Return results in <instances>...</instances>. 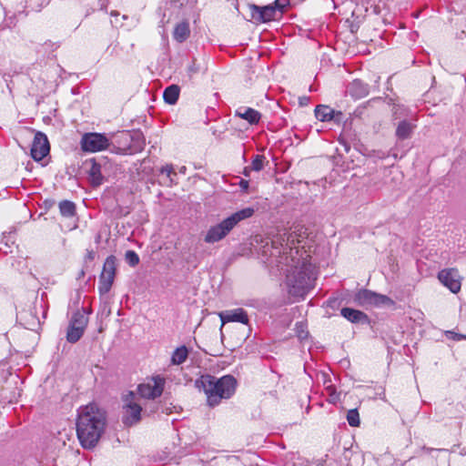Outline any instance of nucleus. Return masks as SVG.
I'll use <instances>...</instances> for the list:
<instances>
[{
    "mask_svg": "<svg viewBox=\"0 0 466 466\" xmlns=\"http://www.w3.org/2000/svg\"><path fill=\"white\" fill-rule=\"evenodd\" d=\"M289 241L286 234L271 240L270 264L286 274L289 295L303 298L313 287L314 267L298 248L289 247Z\"/></svg>",
    "mask_w": 466,
    "mask_h": 466,
    "instance_id": "nucleus-1",
    "label": "nucleus"
},
{
    "mask_svg": "<svg viewBox=\"0 0 466 466\" xmlns=\"http://www.w3.org/2000/svg\"><path fill=\"white\" fill-rule=\"evenodd\" d=\"M106 411L96 403H89L78 410L76 434L85 449L94 448L105 431Z\"/></svg>",
    "mask_w": 466,
    "mask_h": 466,
    "instance_id": "nucleus-2",
    "label": "nucleus"
},
{
    "mask_svg": "<svg viewBox=\"0 0 466 466\" xmlns=\"http://www.w3.org/2000/svg\"><path fill=\"white\" fill-rule=\"evenodd\" d=\"M196 387L202 389L207 395L209 407L218 405L221 400L231 398L237 388V380L232 375H225L219 379L209 374H204L198 378Z\"/></svg>",
    "mask_w": 466,
    "mask_h": 466,
    "instance_id": "nucleus-3",
    "label": "nucleus"
},
{
    "mask_svg": "<svg viewBox=\"0 0 466 466\" xmlns=\"http://www.w3.org/2000/svg\"><path fill=\"white\" fill-rule=\"evenodd\" d=\"M254 213L255 209L248 207L231 214L220 223L210 227L205 235L204 241L213 244L222 240L240 221L251 218Z\"/></svg>",
    "mask_w": 466,
    "mask_h": 466,
    "instance_id": "nucleus-4",
    "label": "nucleus"
},
{
    "mask_svg": "<svg viewBox=\"0 0 466 466\" xmlns=\"http://www.w3.org/2000/svg\"><path fill=\"white\" fill-rule=\"evenodd\" d=\"M84 307L81 309H77L72 316L66 332V340L69 343L77 342L87 327L88 324V314Z\"/></svg>",
    "mask_w": 466,
    "mask_h": 466,
    "instance_id": "nucleus-5",
    "label": "nucleus"
},
{
    "mask_svg": "<svg viewBox=\"0 0 466 466\" xmlns=\"http://www.w3.org/2000/svg\"><path fill=\"white\" fill-rule=\"evenodd\" d=\"M124 413L122 422L127 426H133L141 420L142 407L136 401V395L130 391L124 398Z\"/></svg>",
    "mask_w": 466,
    "mask_h": 466,
    "instance_id": "nucleus-6",
    "label": "nucleus"
},
{
    "mask_svg": "<svg viewBox=\"0 0 466 466\" xmlns=\"http://www.w3.org/2000/svg\"><path fill=\"white\" fill-rule=\"evenodd\" d=\"M285 5L280 4L279 0L274 2V5L265 6H258L250 5V15L256 23H268L275 19L277 12H283Z\"/></svg>",
    "mask_w": 466,
    "mask_h": 466,
    "instance_id": "nucleus-7",
    "label": "nucleus"
},
{
    "mask_svg": "<svg viewBox=\"0 0 466 466\" xmlns=\"http://www.w3.org/2000/svg\"><path fill=\"white\" fill-rule=\"evenodd\" d=\"M81 147L86 152H98L111 147L110 140L103 133H86L81 138Z\"/></svg>",
    "mask_w": 466,
    "mask_h": 466,
    "instance_id": "nucleus-8",
    "label": "nucleus"
},
{
    "mask_svg": "<svg viewBox=\"0 0 466 466\" xmlns=\"http://www.w3.org/2000/svg\"><path fill=\"white\" fill-rule=\"evenodd\" d=\"M116 269V258L113 255L108 256L103 266V270L99 277L98 290L101 294L109 292L115 279Z\"/></svg>",
    "mask_w": 466,
    "mask_h": 466,
    "instance_id": "nucleus-9",
    "label": "nucleus"
},
{
    "mask_svg": "<svg viewBox=\"0 0 466 466\" xmlns=\"http://www.w3.org/2000/svg\"><path fill=\"white\" fill-rule=\"evenodd\" d=\"M165 386V380L160 377H155L149 380L147 382L138 385V394L148 400H154L163 393Z\"/></svg>",
    "mask_w": 466,
    "mask_h": 466,
    "instance_id": "nucleus-10",
    "label": "nucleus"
},
{
    "mask_svg": "<svg viewBox=\"0 0 466 466\" xmlns=\"http://www.w3.org/2000/svg\"><path fill=\"white\" fill-rule=\"evenodd\" d=\"M355 301L360 306L382 305L392 303V300L381 294H378L369 289H361L355 296Z\"/></svg>",
    "mask_w": 466,
    "mask_h": 466,
    "instance_id": "nucleus-11",
    "label": "nucleus"
},
{
    "mask_svg": "<svg viewBox=\"0 0 466 466\" xmlns=\"http://www.w3.org/2000/svg\"><path fill=\"white\" fill-rule=\"evenodd\" d=\"M49 150L50 146L47 137L40 131L36 132L31 147L32 157L40 161L49 153Z\"/></svg>",
    "mask_w": 466,
    "mask_h": 466,
    "instance_id": "nucleus-12",
    "label": "nucleus"
},
{
    "mask_svg": "<svg viewBox=\"0 0 466 466\" xmlns=\"http://www.w3.org/2000/svg\"><path fill=\"white\" fill-rule=\"evenodd\" d=\"M113 141L110 142V150L119 155H129V147L132 143L130 131H121L112 136Z\"/></svg>",
    "mask_w": 466,
    "mask_h": 466,
    "instance_id": "nucleus-13",
    "label": "nucleus"
},
{
    "mask_svg": "<svg viewBox=\"0 0 466 466\" xmlns=\"http://www.w3.org/2000/svg\"><path fill=\"white\" fill-rule=\"evenodd\" d=\"M438 279L441 283L447 287L452 293L460 291L461 281L457 270L453 268L442 269L439 272Z\"/></svg>",
    "mask_w": 466,
    "mask_h": 466,
    "instance_id": "nucleus-14",
    "label": "nucleus"
},
{
    "mask_svg": "<svg viewBox=\"0 0 466 466\" xmlns=\"http://www.w3.org/2000/svg\"><path fill=\"white\" fill-rule=\"evenodd\" d=\"M37 307L34 306L32 309L29 311L21 312L18 315V318L24 327L30 330H37L40 329L41 321L39 318L35 315Z\"/></svg>",
    "mask_w": 466,
    "mask_h": 466,
    "instance_id": "nucleus-15",
    "label": "nucleus"
},
{
    "mask_svg": "<svg viewBox=\"0 0 466 466\" xmlns=\"http://www.w3.org/2000/svg\"><path fill=\"white\" fill-rule=\"evenodd\" d=\"M346 92L354 99H360L369 95V85L360 79H354L346 88Z\"/></svg>",
    "mask_w": 466,
    "mask_h": 466,
    "instance_id": "nucleus-16",
    "label": "nucleus"
},
{
    "mask_svg": "<svg viewBox=\"0 0 466 466\" xmlns=\"http://www.w3.org/2000/svg\"><path fill=\"white\" fill-rule=\"evenodd\" d=\"M235 116L248 121L250 125L258 124L261 118V114L258 110L248 106L238 107L235 112Z\"/></svg>",
    "mask_w": 466,
    "mask_h": 466,
    "instance_id": "nucleus-17",
    "label": "nucleus"
},
{
    "mask_svg": "<svg viewBox=\"0 0 466 466\" xmlns=\"http://www.w3.org/2000/svg\"><path fill=\"white\" fill-rule=\"evenodd\" d=\"M340 314L352 323L366 322L368 320V316L364 312L351 308L341 309Z\"/></svg>",
    "mask_w": 466,
    "mask_h": 466,
    "instance_id": "nucleus-18",
    "label": "nucleus"
},
{
    "mask_svg": "<svg viewBox=\"0 0 466 466\" xmlns=\"http://www.w3.org/2000/svg\"><path fill=\"white\" fill-rule=\"evenodd\" d=\"M88 178L90 184L93 187H99L100 185H102L104 181V177L101 173L100 164L96 163V161L92 162L90 169L88 171Z\"/></svg>",
    "mask_w": 466,
    "mask_h": 466,
    "instance_id": "nucleus-19",
    "label": "nucleus"
},
{
    "mask_svg": "<svg viewBox=\"0 0 466 466\" xmlns=\"http://www.w3.org/2000/svg\"><path fill=\"white\" fill-rule=\"evenodd\" d=\"M223 321H234L242 324H248V317L243 309H237L235 310L227 312L225 316H221Z\"/></svg>",
    "mask_w": 466,
    "mask_h": 466,
    "instance_id": "nucleus-20",
    "label": "nucleus"
},
{
    "mask_svg": "<svg viewBox=\"0 0 466 466\" xmlns=\"http://www.w3.org/2000/svg\"><path fill=\"white\" fill-rule=\"evenodd\" d=\"M414 128L415 126L412 123L407 120H402L398 124L395 135L398 139L405 140L411 136Z\"/></svg>",
    "mask_w": 466,
    "mask_h": 466,
    "instance_id": "nucleus-21",
    "label": "nucleus"
},
{
    "mask_svg": "<svg viewBox=\"0 0 466 466\" xmlns=\"http://www.w3.org/2000/svg\"><path fill=\"white\" fill-rule=\"evenodd\" d=\"M132 143L129 147V155L141 152L145 147V137L140 131L131 132Z\"/></svg>",
    "mask_w": 466,
    "mask_h": 466,
    "instance_id": "nucleus-22",
    "label": "nucleus"
},
{
    "mask_svg": "<svg viewBox=\"0 0 466 466\" xmlns=\"http://www.w3.org/2000/svg\"><path fill=\"white\" fill-rule=\"evenodd\" d=\"M189 34V24L187 21H183L176 25L173 32V37L177 42L182 43L187 39Z\"/></svg>",
    "mask_w": 466,
    "mask_h": 466,
    "instance_id": "nucleus-23",
    "label": "nucleus"
},
{
    "mask_svg": "<svg viewBox=\"0 0 466 466\" xmlns=\"http://www.w3.org/2000/svg\"><path fill=\"white\" fill-rule=\"evenodd\" d=\"M180 88L177 85L167 86L163 93L164 101L169 105L177 103L179 96Z\"/></svg>",
    "mask_w": 466,
    "mask_h": 466,
    "instance_id": "nucleus-24",
    "label": "nucleus"
},
{
    "mask_svg": "<svg viewBox=\"0 0 466 466\" xmlns=\"http://www.w3.org/2000/svg\"><path fill=\"white\" fill-rule=\"evenodd\" d=\"M334 109L325 105H319L315 108V116L322 122L333 119Z\"/></svg>",
    "mask_w": 466,
    "mask_h": 466,
    "instance_id": "nucleus-25",
    "label": "nucleus"
},
{
    "mask_svg": "<svg viewBox=\"0 0 466 466\" xmlns=\"http://www.w3.org/2000/svg\"><path fill=\"white\" fill-rule=\"evenodd\" d=\"M188 356V350L186 346L177 348L172 354L171 363L174 365H180L186 361Z\"/></svg>",
    "mask_w": 466,
    "mask_h": 466,
    "instance_id": "nucleus-26",
    "label": "nucleus"
},
{
    "mask_svg": "<svg viewBox=\"0 0 466 466\" xmlns=\"http://www.w3.org/2000/svg\"><path fill=\"white\" fill-rule=\"evenodd\" d=\"M59 210L62 216L72 218L76 214V205L69 200H63L59 203Z\"/></svg>",
    "mask_w": 466,
    "mask_h": 466,
    "instance_id": "nucleus-27",
    "label": "nucleus"
},
{
    "mask_svg": "<svg viewBox=\"0 0 466 466\" xmlns=\"http://www.w3.org/2000/svg\"><path fill=\"white\" fill-rule=\"evenodd\" d=\"M161 174H166L168 182L167 183V186H172L175 184L174 177L177 176V173L174 170V167L172 165H167L165 167H162L160 169Z\"/></svg>",
    "mask_w": 466,
    "mask_h": 466,
    "instance_id": "nucleus-28",
    "label": "nucleus"
},
{
    "mask_svg": "<svg viewBox=\"0 0 466 466\" xmlns=\"http://www.w3.org/2000/svg\"><path fill=\"white\" fill-rule=\"evenodd\" d=\"M347 420L351 427H358L360 425V414L356 409H352L348 411Z\"/></svg>",
    "mask_w": 466,
    "mask_h": 466,
    "instance_id": "nucleus-29",
    "label": "nucleus"
},
{
    "mask_svg": "<svg viewBox=\"0 0 466 466\" xmlns=\"http://www.w3.org/2000/svg\"><path fill=\"white\" fill-rule=\"evenodd\" d=\"M264 162L265 157L263 155H256L249 168L254 171H260L264 168Z\"/></svg>",
    "mask_w": 466,
    "mask_h": 466,
    "instance_id": "nucleus-30",
    "label": "nucleus"
},
{
    "mask_svg": "<svg viewBox=\"0 0 466 466\" xmlns=\"http://www.w3.org/2000/svg\"><path fill=\"white\" fill-rule=\"evenodd\" d=\"M125 257H126V260H127V262L130 266H132V267H135V266H137V265L139 263V257H138V255H137L135 251H133V250H127V251L126 252Z\"/></svg>",
    "mask_w": 466,
    "mask_h": 466,
    "instance_id": "nucleus-31",
    "label": "nucleus"
},
{
    "mask_svg": "<svg viewBox=\"0 0 466 466\" xmlns=\"http://www.w3.org/2000/svg\"><path fill=\"white\" fill-rule=\"evenodd\" d=\"M249 183L248 180L241 179L239 182V187L243 192H248Z\"/></svg>",
    "mask_w": 466,
    "mask_h": 466,
    "instance_id": "nucleus-32",
    "label": "nucleus"
},
{
    "mask_svg": "<svg viewBox=\"0 0 466 466\" xmlns=\"http://www.w3.org/2000/svg\"><path fill=\"white\" fill-rule=\"evenodd\" d=\"M448 334H451L452 336L451 338L455 340L466 339V335L454 333L452 331H448Z\"/></svg>",
    "mask_w": 466,
    "mask_h": 466,
    "instance_id": "nucleus-33",
    "label": "nucleus"
},
{
    "mask_svg": "<svg viewBox=\"0 0 466 466\" xmlns=\"http://www.w3.org/2000/svg\"><path fill=\"white\" fill-rule=\"evenodd\" d=\"M342 117H343L342 112L334 110L333 119H332L333 121L339 122V121H341Z\"/></svg>",
    "mask_w": 466,
    "mask_h": 466,
    "instance_id": "nucleus-34",
    "label": "nucleus"
},
{
    "mask_svg": "<svg viewBox=\"0 0 466 466\" xmlns=\"http://www.w3.org/2000/svg\"><path fill=\"white\" fill-rule=\"evenodd\" d=\"M96 257V253L93 250H87L86 255V259L87 260H94Z\"/></svg>",
    "mask_w": 466,
    "mask_h": 466,
    "instance_id": "nucleus-35",
    "label": "nucleus"
},
{
    "mask_svg": "<svg viewBox=\"0 0 466 466\" xmlns=\"http://www.w3.org/2000/svg\"><path fill=\"white\" fill-rule=\"evenodd\" d=\"M309 99V97H307V96L300 97V98H299V104H300L301 106L307 105V103H308Z\"/></svg>",
    "mask_w": 466,
    "mask_h": 466,
    "instance_id": "nucleus-36",
    "label": "nucleus"
},
{
    "mask_svg": "<svg viewBox=\"0 0 466 466\" xmlns=\"http://www.w3.org/2000/svg\"><path fill=\"white\" fill-rule=\"evenodd\" d=\"M337 303V299H329L328 300V306L333 308L334 305Z\"/></svg>",
    "mask_w": 466,
    "mask_h": 466,
    "instance_id": "nucleus-37",
    "label": "nucleus"
},
{
    "mask_svg": "<svg viewBox=\"0 0 466 466\" xmlns=\"http://www.w3.org/2000/svg\"><path fill=\"white\" fill-rule=\"evenodd\" d=\"M422 451H427V452H431V451H434V450H433V449H431V448H428V447L423 446V447H422Z\"/></svg>",
    "mask_w": 466,
    "mask_h": 466,
    "instance_id": "nucleus-38",
    "label": "nucleus"
},
{
    "mask_svg": "<svg viewBox=\"0 0 466 466\" xmlns=\"http://www.w3.org/2000/svg\"><path fill=\"white\" fill-rule=\"evenodd\" d=\"M189 70H190V72H193V73L196 72L195 67H189Z\"/></svg>",
    "mask_w": 466,
    "mask_h": 466,
    "instance_id": "nucleus-39",
    "label": "nucleus"
},
{
    "mask_svg": "<svg viewBox=\"0 0 466 466\" xmlns=\"http://www.w3.org/2000/svg\"><path fill=\"white\" fill-rule=\"evenodd\" d=\"M248 167H246V168H245V176H248Z\"/></svg>",
    "mask_w": 466,
    "mask_h": 466,
    "instance_id": "nucleus-40",
    "label": "nucleus"
},
{
    "mask_svg": "<svg viewBox=\"0 0 466 466\" xmlns=\"http://www.w3.org/2000/svg\"><path fill=\"white\" fill-rule=\"evenodd\" d=\"M299 338H301V339H304V338H305V336H304L303 334H300V333H299Z\"/></svg>",
    "mask_w": 466,
    "mask_h": 466,
    "instance_id": "nucleus-41",
    "label": "nucleus"
},
{
    "mask_svg": "<svg viewBox=\"0 0 466 466\" xmlns=\"http://www.w3.org/2000/svg\"><path fill=\"white\" fill-rule=\"evenodd\" d=\"M85 272L82 270L80 276H84Z\"/></svg>",
    "mask_w": 466,
    "mask_h": 466,
    "instance_id": "nucleus-42",
    "label": "nucleus"
}]
</instances>
